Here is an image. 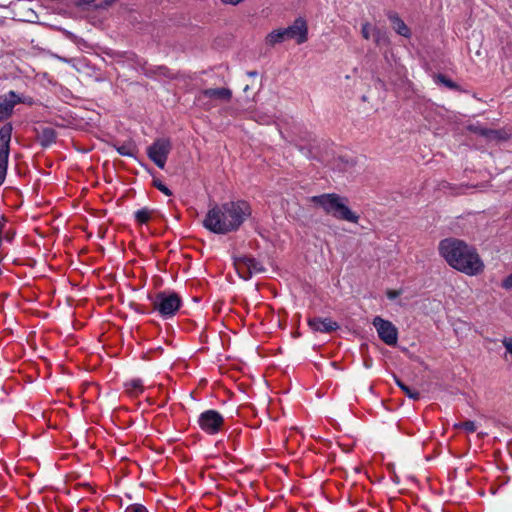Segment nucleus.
Instances as JSON below:
<instances>
[{
    "label": "nucleus",
    "instance_id": "f257e3e1",
    "mask_svg": "<svg viewBox=\"0 0 512 512\" xmlns=\"http://www.w3.org/2000/svg\"><path fill=\"white\" fill-rule=\"evenodd\" d=\"M251 207L244 200L228 201L210 208L203 220V226L215 234L237 231L251 215Z\"/></svg>",
    "mask_w": 512,
    "mask_h": 512
},
{
    "label": "nucleus",
    "instance_id": "f03ea898",
    "mask_svg": "<svg viewBox=\"0 0 512 512\" xmlns=\"http://www.w3.org/2000/svg\"><path fill=\"white\" fill-rule=\"evenodd\" d=\"M439 253L454 269L469 276L483 272L484 263L477 250L464 241L446 238L439 243Z\"/></svg>",
    "mask_w": 512,
    "mask_h": 512
},
{
    "label": "nucleus",
    "instance_id": "7ed1b4c3",
    "mask_svg": "<svg viewBox=\"0 0 512 512\" xmlns=\"http://www.w3.org/2000/svg\"><path fill=\"white\" fill-rule=\"evenodd\" d=\"M310 201L338 220L351 223H357L359 220V216L347 206V199L336 193L312 196Z\"/></svg>",
    "mask_w": 512,
    "mask_h": 512
},
{
    "label": "nucleus",
    "instance_id": "20e7f679",
    "mask_svg": "<svg viewBox=\"0 0 512 512\" xmlns=\"http://www.w3.org/2000/svg\"><path fill=\"white\" fill-rule=\"evenodd\" d=\"M153 310L164 318H172L180 309L182 300L174 291H160L154 296H148Z\"/></svg>",
    "mask_w": 512,
    "mask_h": 512
},
{
    "label": "nucleus",
    "instance_id": "39448f33",
    "mask_svg": "<svg viewBox=\"0 0 512 512\" xmlns=\"http://www.w3.org/2000/svg\"><path fill=\"white\" fill-rule=\"evenodd\" d=\"M11 134V124L0 128V186L4 183L7 174Z\"/></svg>",
    "mask_w": 512,
    "mask_h": 512
},
{
    "label": "nucleus",
    "instance_id": "423d86ee",
    "mask_svg": "<svg viewBox=\"0 0 512 512\" xmlns=\"http://www.w3.org/2000/svg\"><path fill=\"white\" fill-rule=\"evenodd\" d=\"M172 145L169 139L160 138L155 140L148 148V157L154 162V164L163 169L165 167L168 155L171 151Z\"/></svg>",
    "mask_w": 512,
    "mask_h": 512
},
{
    "label": "nucleus",
    "instance_id": "0eeeda50",
    "mask_svg": "<svg viewBox=\"0 0 512 512\" xmlns=\"http://www.w3.org/2000/svg\"><path fill=\"white\" fill-rule=\"evenodd\" d=\"M197 422L202 431L209 435H214L221 431L224 425V418L218 411L210 409L202 412Z\"/></svg>",
    "mask_w": 512,
    "mask_h": 512
},
{
    "label": "nucleus",
    "instance_id": "6e6552de",
    "mask_svg": "<svg viewBox=\"0 0 512 512\" xmlns=\"http://www.w3.org/2000/svg\"><path fill=\"white\" fill-rule=\"evenodd\" d=\"M378 337L389 346H395L398 342V330L396 326L389 320H385L380 316H376L372 321Z\"/></svg>",
    "mask_w": 512,
    "mask_h": 512
},
{
    "label": "nucleus",
    "instance_id": "1a4fd4ad",
    "mask_svg": "<svg viewBox=\"0 0 512 512\" xmlns=\"http://www.w3.org/2000/svg\"><path fill=\"white\" fill-rule=\"evenodd\" d=\"M289 39H295L297 44H303L308 40V26L304 18L298 17L292 25L285 28Z\"/></svg>",
    "mask_w": 512,
    "mask_h": 512
},
{
    "label": "nucleus",
    "instance_id": "9d476101",
    "mask_svg": "<svg viewBox=\"0 0 512 512\" xmlns=\"http://www.w3.org/2000/svg\"><path fill=\"white\" fill-rule=\"evenodd\" d=\"M21 102L20 97L14 92L0 96V121L8 119L17 103Z\"/></svg>",
    "mask_w": 512,
    "mask_h": 512
},
{
    "label": "nucleus",
    "instance_id": "9b49d317",
    "mask_svg": "<svg viewBox=\"0 0 512 512\" xmlns=\"http://www.w3.org/2000/svg\"><path fill=\"white\" fill-rule=\"evenodd\" d=\"M309 327L315 332L331 333L339 329V324L331 318L313 317L308 319Z\"/></svg>",
    "mask_w": 512,
    "mask_h": 512
},
{
    "label": "nucleus",
    "instance_id": "f8f14e48",
    "mask_svg": "<svg viewBox=\"0 0 512 512\" xmlns=\"http://www.w3.org/2000/svg\"><path fill=\"white\" fill-rule=\"evenodd\" d=\"M202 95L206 98L219 99L229 102L232 98V91L228 88H208L202 91Z\"/></svg>",
    "mask_w": 512,
    "mask_h": 512
},
{
    "label": "nucleus",
    "instance_id": "ddd939ff",
    "mask_svg": "<svg viewBox=\"0 0 512 512\" xmlns=\"http://www.w3.org/2000/svg\"><path fill=\"white\" fill-rule=\"evenodd\" d=\"M388 19L390 20L393 29L397 34L409 38L411 36V31L408 26L404 23V21L399 17V15L395 12H389L387 14Z\"/></svg>",
    "mask_w": 512,
    "mask_h": 512
},
{
    "label": "nucleus",
    "instance_id": "4468645a",
    "mask_svg": "<svg viewBox=\"0 0 512 512\" xmlns=\"http://www.w3.org/2000/svg\"><path fill=\"white\" fill-rule=\"evenodd\" d=\"M57 138L56 131L53 128L45 127L38 134V140L42 147H49Z\"/></svg>",
    "mask_w": 512,
    "mask_h": 512
},
{
    "label": "nucleus",
    "instance_id": "2eb2a0df",
    "mask_svg": "<svg viewBox=\"0 0 512 512\" xmlns=\"http://www.w3.org/2000/svg\"><path fill=\"white\" fill-rule=\"evenodd\" d=\"M246 260H248V256L241 255V256H235L234 257V266L238 273V275L244 279L248 280L250 278L248 265L246 263Z\"/></svg>",
    "mask_w": 512,
    "mask_h": 512
},
{
    "label": "nucleus",
    "instance_id": "dca6fc26",
    "mask_svg": "<svg viewBox=\"0 0 512 512\" xmlns=\"http://www.w3.org/2000/svg\"><path fill=\"white\" fill-rule=\"evenodd\" d=\"M373 39L378 47H387L390 44V38L386 30H383L378 27L373 28Z\"/></svg>",
    "mask_w": 512,
    "mask_h": 512
},
{
    "label": "nucleus",
    "instance_id": "f3484780",
    "mask_svg": "<svg viewBox=\"0 0 512 512\" xmlns=\"http://www.w3.org/2000/svg\"><path fill=\"white\" fill-rule=\"evenodd\" d=\"M288 38V35L285 31V28L273 30L266 37V43L270 46H274L276 44L282 43Z\"/></svg>",
    "mask_w": 512,
    "mask_h": 512
},
{
    "label": "nucleus",
    "instance_id": "a211bd4d",
    "mask_svg": "<svg viewBox=\"0 0 512 512\" xmlns=\"http://www.w3.org/2000/svg\"><path fill=\"white\" fill-rule=\"evenodd\" d=\"M126 391L131 395H137L143 391V382L140 379H132L125 383Z\"/></svg>",
    "mask_w": 512,
    "mask_h": 512
},
{
    "label": "nucleus",
    "instance_id": "6ab92c4d",
    "mask_svg": "<svg viewBox=\"0 0 512 512\" xmlns=\"http://www.w3.org/2000/svg\"><path fill=\"white\" fill-rule=\"evenodd\" d=\"M397 386L405 393V395L412 399V400H418L420 398V393L417 390L411 389L409 386H407L405 383H403L399 379H395Z\"/></svg>",
    "mask_w": 512,
    "mask_h": 512
},
{
    "label": "nucleus",
    "instance_id": "aec40b11",
    "mask_svg": "<svg viewBox=\"0 0 512 512\" xmlns=\"http://www.w3.org/2000/svg\"><path fill=\"white\" fill-rule=\"evenodd\" d=\"M152 211L147 207L137 210L134 213L135 221L139 224H145L151 219Z\"/></svg>",
    "mask_w": 512,
    "mask_h": 512
},
{
    "label": "nucleus",
    "instance_id": "412c9836",
    "mask_svg": "<svg viewBox=\"0 0 512 512\" xmlns=\"http://www.w3.org/2000/svg\"><path fill=\"white\" fill-rule=\"evenodd\" d=\"M246 263L248 265L250 277L253 274L261 273L264 272L265 270L263 265L253 257L248 256V260H246Z\"/></svg>",
    "mask_w": 512,
    "mask_h": 512
},
{
    "label": "nucleus",
    "instance_id": "4be33fe9",
    "mask_svg": "<svg viewBox=\"0 0 512 512\" xmlns=\"http://www.w3.org/2000/svg\"><path fill=\"white\" fill-rule=\"evenodd\" d=\"M117 152L122 156L134 157L135 146L132 143H125L119 146L115 145Z\"/></svg>",
    "mask_w": 512,
    "mask_h": 512
},
{
    "label": "nucleus",
    "instance_id": "5701e85b",
    "mask_svg": "<svg viewBox=\"0 0 512 512\" xmlns=\"http://www.w3.org/2000/svg\"><path fill=\"white\" fill-rule=\"evenodd\" d=\"M435 82L439 83V84H443L444 86H446L447 88L452 89V90L458 89V85L443 74H437L435 76Z\"/></svg>",
    "mask_w": 512,
    "mask_h": 512
},
{
    "label": "nucleus",
    "instance_id": "b1692460",
    "mask_svg": "<svg viewBox=\"0 0 512 512\" xmlns=\"http://www.w3.org/2000/svg\"><path fill=\"white\" fill-rule=\"evenodd\" d=\"M373 28L374 27H372L369 22H365L364 24H362V37L366 40L370 39V37L373 36Z\"/></svg>",
    "mask_w": 512,
    "mask_h": 512
},
{
    "label": "nucleus",
    "instance_id": "393cba45",
    "mask_svg": "<svg viewBox=\"0 0 512 512\" xmlns=\"http://www.w3.org/2000/svg\"><path fill=\"white\" fill-rule=\"evenodd\" d=\"M153 185L159 191H161L163 194H165L166 196H171L172 195V191L164 183H162L160 180L154 179L153 180Z\"/></svg>",
    "mask_w": 512,
    "mask_h": 512
},
{
    "label": "nucleus",
    "instance_id": "a878e982",
    "mask_svg": "<svg viewBox=\"0 0 512 512\" xmlns=\"http://www.w3.org/2000/svg\"><path fill=\"white\" fill-rule=\"evenodd\" d=\"M474 131L477 134L485 136L487 138H491L492 136H496L497 134V131L486 128H475Z\"/></svg>",
    "mask_w": 512,
    "mask_h": 512
},
{
    "label": "nucleus",
    "instance_id": "bb28decb",
    "mask_svg": "<svg viewBox=\"0 0 512 512\" xmlns=\"http://www.w3.org/2000/svg\"><path fill=\"white\" fill-rule=\"evenodd\" d=\"M124 512H148V510L144 505L135 503L129 505Z\"/></svg>",
    "mask_w": 512,
    "mask_h": 512
},
{
    "label": "nucleus",
    "instance_id": "cd10ccee",
    "mask_svg": "<svg viewBox=\"0 0 512 512\" xmlns=\"http://www.w3.org/2000/svg\"><path fill=\"white\" fill-rule=\"evenodd\" d=\"M462 429H464L467 433H473L476 431L477 426L474 421L467 420L462 422Z\"/></svg>",
    "mask_w": 512,
    "mask_h": 512
},
{
    "label": "nucleus",
    "instance_id": "c85d7f7f",
    "mask_svg": "<svg viewBox=\"0 0 512 512\" xmlns=\"http://www.w3.org/2000/svg\"><path fill=\"white\" fill-rule=\"evenodd\" d=\"M154 73L168 78L172 77L170 70L165 66H158Z\"/></svg>",
    "mask_w": 512,
    "mask_h": 512
},
{
    "label": "nucleus",
    "instance_id": "c756f323",
    "mask_svg": "<svg viewBox=\"0 0 512 512\" xmlns=\"http://www.w3.org/2000/svg\"><path fill=\"white\" fill-rule=\"evenodd\" d=\"M502 343L506 349V351L510 354H512V337H505L502 340Z\"/></svg>",
    "mask_w": 512,
    "mask_h": 512
},
{
    "label": "nucleus",
    "instance_id": "7c9ffc66",
    "mask_svg": "<svg viewBox=\"0 0 512 512\" xmlns=\"http://www.w3.org/2000/svg\"><path fill=\"white\" fill-rule=\"evenodd\" d=\"M299 150L307 158H315V155L312 153V149L311 148L305 147V146H300Z\"/></svg>",
    "mask_w": 512,
    "mask_h": 512
},
{
    "label": "nucleus",
    "instance_id": "2f4dec72",
    "mask_svg": "<svg viewBox=\"0 0 512 512\" xmlns=\"http://www.w3.org/2000/svg\"><path fill=\"white\" fill-rule=\"evenodd\" d=\"M117 0H103L101 3L96 5V8L98 9H107L110 7L114 2Z\"/></svg>",
    "mask_w": 512,
    "mask_h": 512
},
{
    "label": "nucleus",
    "instance_id": "473e14b6",
    "mask_svg": "<svg viewBox=\"0 0 512 512\" xmlns=\"http://www.w3.org/2000/svg\"><path fill=\"white\" fill-rule=\"evenodd\" d=\"M502 287L505 289H511L512 288V273L508 275L502 282Z\"/></svg>",
    "mask_w": 512,
    "mask_h": 512
},
{
    "label": "nucleus",
    "instance_id": "72a5a7b5",
    "mask_svg": "<svg viewBox=\"0 0 512 512\" xmlns=\"http://www.w3.org/2000/svg\"><path fill=\"white\" fill-rule=\"evenodd\" d=\"M399 295H400L399 291H396V290H389V291H387V297L389 299L393 300V299L397 298Z\"/></svg>",
    "mask_w": 512,
    "mask_h": 512
},
{
    "label": "nucleus",
    "instance_id": "f704fd0d",
    "mask_svg": "<svg viewBox=\"0 0 512 512\" xmlns=\"http://www.w3.org/2000/svg\"><path fill=\"white\" fill-rule=\"evenodd\" d=\"M5 223H6V218L4 216H0V240L2 241V232H3V228L5 226Z\"/></svg>",
    "mask_w": 512,
    "mask_h": 512
},
{
    "label": "nucleus",
    "instance_id": "c9c22d12",
    "mask_svg": "<svg viewBox=\"0 0 512 512\" xmlns=\"http://www.w3.org/2000/svg\"><path fill=\"white\" fill-rule=\"evenodd\" d=\"M243 0H222L224 4L237 5Z\"/></svg>",
    "mask_w": 512,
    "mask_h": 512
},
{
    "label": "nucleus",
    "instance_id": "e433bc0d",
    "mask_svg": "<svg viewBox=\"0 0 512 512\" xmlns=\"http://www.w3.org/2000/svg\"><path fill=\"white\" fill-rule=\"evenodd\" d=\"M80 4H86V5H90L92 3H94L96 0H78Z\"/></svg>",
    "mask_w": 512,
    "mask_h": 512
},
{
    "label": "nucleus",
    "instance_id": "4c0bfd02",
    "mask_svg": "<svg viewBox=\"0 0 512 512\" xmlns=\"http://www.w3.org/2000/svg\"><path fill=\"white\" fill-rule=\"evenodd\" d=\"M247 75L249 77H256L258 75L257 71H248L247 72Z\"/></svg>",
    "mask_w": 512,
    "mask_h": 512
},
{
    "label": "nucleus",
    "instance_id": "58836bf2",
    "mask_svg": "<svg viewBox=\"0 0 512 512\" xmlns=\"http://www.w3.org/2000/svg\"><path fill=\"white\" fill-rule=\"evenodd\" d=\"M454 428L462 429V422L454 424Z\"/></svg>",
    "mask_w": 512,
    "mask_h": 512
},
{
    "label": "nucleus",
    "instance_id": "ea45409f",
    "mask_svg": "<svg viewBox=\"0 0 512 512\" xmlns=\"http://www.w3.org/2000/svg\"><path fill=\"white\" fill-rule=\"evenodd\" d=\"M243 90H244V92H247L249 90V86L246 85Z\"/></svg>",
    "mask_w": 512,
    "mask_h": 512
}]
</instances>
